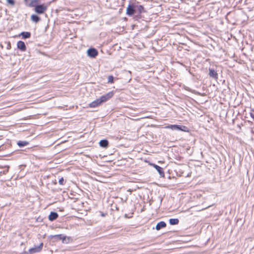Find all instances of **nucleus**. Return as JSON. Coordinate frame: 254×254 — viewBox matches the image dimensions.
Listing matches in <instances>:
<instances>
[{"mask_svg": "<svg viewBox=\"0 0 254 254\" xmlns=\"http://www.w3.org/2000/svg\"><path fill=\"white\" fill-rule=\"evenodd\" d=\"M114 94V92L111 91L102 96L100 98L96 99V106L107 101L113 96Z\"/></svg>", "mask_w": 254, "mask_h": 254, "instance_id": "1", "label": "nucleus"}, {"mask_svg": "<svg viewBox=\"0 0 254 254\" xmlns=\"http://www.w3.org/2000/svg\"><path fill=\"white\" fill-rule=\"evenodd\" d=\"M47 7L48 6L45 4H38V5H35L34 10L37 14H41L45 12V11L47 9Z\"/></svg>", "mask_w": 254, "mask_h": 254, "instance_id": "2", "label": "nucleus"}, {"mask_svg": "<svg viewBox=\"0 0 254 254\" xmlns=\"http://www.w3.org/2000/svg\"><path fill=\"white\" fill-rule=\"evenodd\" d=\"M135 12V4L133 3L129 4L127 8L126 13L129 16H132Z\"/></svg>", "mask_w": 254, "mask_h": 254, "instance_id": "3", "label": "nucleus"}, {"mask_svg": "<svg viewBox=\"0 0 254 254\" xmlns=\"http://www.w3.org/2000/svg\"><path fill=\"white\" fill-rule=\"evenodd\" d=\"M43 247V244L41 243L39 245L35 246L34 247L30 249L29 250V252L30 254L40 252L42 250Z\"/></svg>", "mask_w": 254, "mask_h": 254, "instance_id": "4", "label": "nucleus"}, {"mask_svg": "<svg viewBox=\"0 0 254 254\" xmlns=\"http://www.w3.org/2000/svg\"><path fill=\"white\" fill-rule=\"evenodd\" d=\"M17 47L18 49L20 50L22 52L25 51L26 50L25 44L22 41H19L17 43Z\"/></svg>", "mask_w": 254, "mask_h": 254, "instance_id": "5", "label": "nucleus"}, {"mask_svg": "<svg viewBox=\"0 0 254 254\" xmlns=\"http://www.w3.org/2000/svg\"><path fill=\"white\" fill-rule=\"evenodd\" d=\"M87 56L91 58H95V48H89L87 51Z\"/></svg>", "mask_w": 254, "mask_h": 254, "instance_id": "6", "label": "nucleus"}, {"mask_svg": "<svg viewBox=\"0 0 254 254\" xmlns=\"http://www.w3.org/2000/svg\"><path fill=\"white\" fill-rule=\"evenodd\" d=\"M209 75L211 77L215 79L218 78V74L215 69L209 68Z\"/></svg>", "mask_w": 254, "mask_h": 254, "instance_id": "7", "label": "nucleus"}, {"mask_svg": "<svg viewBox=\"0 0 254 254\" xmlns=\"http://www.w3.org/2000/svg\"><path fill=\"white\" fill-rule=\"evenodd\" d=\"M153 166L156 169L161 177H164L165 174L162 168L155 164H153Z\"/></svg>", "mask_w": 254, "mask_h": 254, "instance_id": "8", "label": "nucleus"}, {"mask_svg": "<svg viewBox=\"0 0 254 254\" xmlns=\"http://www.w3.org/2000/svg\"><path fill=\"white\" fill-rule=\"evenodd\" d=\"M99 143L100 147L104 148H107L109 146V142L107 139L101 140Z\"/></svg>", "mask_w": 254, "mask_h": 254, "instance_id": "9", "label": "nucleus"}, {"mask_svg": "<svg viewBox=\"0 0 254 254\" xmlns=\"http://www.w3.org/2000/svg\"><path fill=\"white\" fill-rule=\"evenodd\" d=\"M31 33L29 32H22L19 35V36H21L23 39L29 38L31 37Z\"/></svg>", "mask_w": 254, "mask_h": 254, "instance_id": "10", "label": "nucleus"}, {"mask_svg": "<svg viewBox=\"0 0 254 254\" xmlns=\"http://www.w3.org/2000/svg\"><path fill=\"white\" fill-rule=\"evenodd\" d=\"M58 217V214L57 212H51L49 216V219L50 221H54Z\"/></svg>", "mask_w": 254, "mask_h": 254, "instance_id": "11", "label": "nucleus"}, {"mask_svg": "<svg viewBox=\"0 0 254 254\" xmlns=\"http://www.w3.org/2000/svg\"><path fill=\"white\" fill-rule=\"evenodd\" d=\"M135 9L138 11L139 14H141L143 12H145V10L144 7L141 5L135 4Z\"/></svg>", "mask_w": 254, "mask_h": 254, "instance_id": "12", "label": "nucleus"}, {"mask_svg": "<svg viewBox=\"0 0 254 254\" xmlns=\"http://www.w3.org/2000/svg\"><path fill=\"white\" fill-rule=\"evenodd\" d=\"M166 226V223L163 221H161L158 223L156 226V229L159 230L160 229L165 227Z\"/></svg>", "mask_w": 254, "mask_h": 254, "instance_id": "13", "label": "nucleus"}, {"mask_svg": "<svg viewBox=\"0 0 254 254\" xmlns=\"http://www.w3.org/2000/svg\"><path fill=\"white\" fill-rule=\"evenodd\" d=\"M31 19L32 21L37 23L40 20V17L36 14H32L31 16Z\"/></svg>", "mask_w": 254, "mask_h": 254, "instance_id": "14", "label": "nucleus"}, {"mask_svg": "<svg viewBox=\"0 0 254 254\" xmlns=\"http://www.w3.org/2000/svg\"><path fill=\"white\" fill-rule=\"evenodd\" d=\"M179 221L178 219H170L169 223L171 225H177L178 224Z\"/></svg>", "mask_w": 254, "mask_h": 254, "instance_id": "15", "label": "nucleus"}, {"mask_svg": "<svg viewBox=\"0 0 254 254\" xmlns=\"http://www.w3.org/2000/svg\"><path fill=\"white\" fill-rule=\"evenodd\" d=\"M28 144V142H26V141H19L17 142V145L20 147H24V146H26V145H27Z\"/></svg>", "mask_w": 254, "mask_h": 254, "instance_id": "16", "label": "nucleus"}, {"mask_svg": "<svg viewBox=\"0 0 254 254\" xmlns=\"http://www.w3.org/2000/svg\"><path fill=\"white\" fill-rule=\"evenodd\" d=\"M39 0H32L31 3H30V6L31 7H34L35 8V5H38Z\"/></svg>", "mask_w": 254, "mask_h": 254, "instance_id": "17", "label": "nucleus"}, {"mask_svg": "<svg viewBox=\"0 0 254 254\" xmlns=\"http://www.w3.org/2000/svg\"><path fill=\"white\" fill-rule=\"evenodd\" d=\"M114 80V77L112 75H109L108 77V83H113Z\"/></svg>", "mask_w": 254, "mask_h": 254, "instance_id": "18", "label": "nucleus"}, {"mask_svg": "<svg viewBox=\"0 0 254 254\" xmlns=\"http://www.w3.org/2000/svg\"><path fill=\"white\" fill-rule=\"evenodd\" d=\"M170 127L173 129H181L180 127L178 125H171Z\"/></svg>", "mask_w": 254, "mask_h": 254, "instance_id": "19", "label": "nucleus"}, {"mask_svg": "<svg viewBox=\"0 0 254 254\" xmlns=\"http://www.w3.org/2000/svg\"><path fill=\"white\" fill-rule=\"evenodd\" d=\"M7 2L11 5H14L15 4L14 0H6Z\"/></svg>", "mask_w": 254, "mask_h": 254, "instance_id": "20", "label": "nucleus"}, {"mask_svg": "<svg viewBox=\"0 0 254 254\" xmlns=\"http://www.w3.org/2000/svg\"><path fill=\"white\" fill-rule=\"evenodd\" d=\"M59 183L60 185H64V179H63V178H61L59 181Z\"/></svg>", "mask_w": 254, "mask_h": 254, "instance_id": "21", "label": "nucleus"}, {"mask_svg": "<svg viewBox=\"0 0 254 254\" xmlns=\"http://www.w3.org/2000/svg\"><path fill=\"white\" fill-rule=\"evenodd\" d=\"M90 107H95V101H93L89 104Z\"/></svg>", "mask_w": 254, "mask_h": 254, "instance_id": "22", "label": "nucleus"}, {"mask_svg": "<svg viewBox=\"0 0 254 254\" xmlns=\"http://www.w3.org/2000/svg\"><path fill=\"white\" fill-rule=\"evenodd\" d=\"M250 115H251V116L253 118H254V111H253L252 112H251L250 113Z\"/></svg>", "mask_w": 254, "mask_h": 254, "instance_id": "23", "label": "nucleus"}, {"mask_svg": "<svg viewBox=\"0 0 254 254\" xmlns=\"http://www.w3.org/2000/svg\"><path fill=\"white\" fill-rule=\"evenodd\" d=\"M101 215H102V216H105V214H104V213H101Z\"/></svg>", "mask_w": 254, "mask_h": 254, "instance_id": "24", "label": "nucleus"}, {"mask_svg": "<svg viewBox=\"0 0 254 254\" xmlns=\"http://www.w3.org/2000/svg\"><path fill=\"white\" fill-rule=\"evenodd\" d=\"M9 47H10V44H9V45H8L7 49H9Z\"/></svg>", "mask_w": 254, "mask_h": 254, "instance_id": "25", "label": "nucleus"}, {"mask_svg": "<svg viewBox=\"0 0 254 254\" xmlns=\"http://www.w3.org/2000/svg\"><path fill=\"white\" fill-rule=\"evenodd\" d=\"M9 47H10V44H9V45H8L7 49H9Z\"/></svg>", "mask_w": 254, "mask_h": 254, "instance_id": "26", "label": "nucleus"}, {"mask_svg": "<svg viewBox=\"0 0 254 254\" xmlns=\"http://www.w3.org/2000/svg\"><path fill=\"white\" fill-rule=\"evenodd\" d=\"M96 56L98 55V52H97V50H96Z\"/></svg>", "mask_w": 254, "mask_h": 254, "instance_id": "27", "label": "nucleus"}]
</instances>
